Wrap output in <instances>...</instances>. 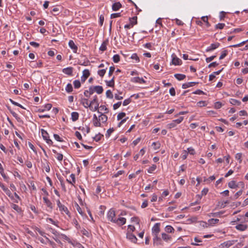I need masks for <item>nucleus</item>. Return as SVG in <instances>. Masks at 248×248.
Masks as SVG:
<instances>
[{
  "label": "nucleus",
  "mask_w": 248,
  "mask_h": 248,
  "mask_svg": "<svg viewBox=\"0 0 248 248\" xmlns=\"http://www.w3.org/2000/svg\"><path fill=\"white\" fill-rule=\"evenodd\" d=\"M121 104H122L121 102H118V103L114 104L113 106V109H117L118 108H119L121 106Z\"/></svg>",
  "instance_id": "62"
},
{
  "label": "nucleus",
  "mask_w": 248,
  "mask_h": 248,
  "mask_svg": "<svg viewBox=\"0 0 248 248\" xmlns=\"http://www.w3.org/2000/svg\"><path fill=\"white\" fill-rule=\"evenodd\" d=\"M112 59H113V61L115 63H117L120 60V57L118 54H116L113 56Z\"/></svg>",
  "instance_id": "35"
},
{
  "label": "nucleus",
  "mask_w": 248,
  "mask_h": 248,
  "mask_svg": "<svg viewBox=\"0 0 248 248\" xmlns=\"http://www.w3.org/2000/svg\"><path fill=\"white\" fill-rule=\"evenodd\" d=\"M90 95H92L94 92L98 94H101L103 92V88L101 86H91L89 89Z\"/></svg>",
  "instance_id": "2"
},
{
  "label": "nucleus",
  "mask_w": 248,
  "mask_h": 248,
  "mask_svg": "<svg viewBox=\"0 0 248 248\" xmlns=\"http://www.w3.org/2000/svg\"><path fill=\"white\" fill-rule=\"evenodd\" d=\"M132 19L135 20V22H133L131 18H129L130 23L129 24H126L124 26V28L126 29H130L133 27L134 25H136L137 24V16H134L132 18Z\"/></svg>",
  "instance_id": "7"
},
{
  "label": "nucleus",
  "mask_w": 248,
  "mask_h": 248,
  "mask_svg": "<svg viewBox=\"0 0 248 248\" xmlns=\"http://www.w3.org/2000/svg\"><path fill=\"white\" fill-rule=\"evenodd\" d=\"M224 27V23H218L216 25L215 28L217 29H222Z\"/></svg>",
  "instance_id": "50"
},
{
  "label": "nucleus",
  "mask_w": 248,
  "mask_h": 248,
  "mask_svg": "<svg viewBox=\"0 0 248 248\" xmlns=\"http://www.w3.org/2000/svg\"><path fill=\"white\" fill-rule=\"evenodd\" d=\"M65 90L68 93H71L73 91V88L71 83L67 84L65 88Z\"/></svg>",
  "instance_id": "32"
},
{
  "label": "nucleus",
  "mask_w": 248,
  "mask_h": 248,
  "mask_svg": "<svg viewBox=\"0 0 248 248\" xmlns=\"http://www.w3.org/2000/svg\"><path fill=\"white\" fill-rule=\"evenodd\" d=\"M230 102L233 105H237L239 106L241 105V103L240 101L234 99H231L230 100Z\"/></svg>",
  "instance_id": "29"
},
{
  "label": "nucleus",
  "mask_w": 248,
  "mask_h": 248,
  "mask_svg": "<svg viewBox=\"0 0 248 248\" xmlns=\"http://www.w3.org/2000/svg\"><path fill=\"white\" fill-rule=\"evenodd\" d=\"M174 231L173 228L170 225H168L165 227V231L168 233H171Z\"/></svg>",
  "instance_id": "33"
},
{
  "label": "nucleus",
  "mask_w": 248,
  "mask_h": 248,
  "mask_svg": "<svg viewBox=\"0 0 248 248\" xmlns=\"http://www.w3.org/2000/svg\"><path fill=\"white\" fill-rule=\"evenodd\" d=\"M219 221V219L217 218H211L208 220V222L210 224H215L217 223Z\"/></svg>",
  "instance_id": "38"
},
{
  "label": "nucleus",
  "mask_w": 248,
  "mask_h": 248,
  "mask_svg": "<svg viewBox=\"0 0 248 248\" xmlns=\"http://www.w3.org/2000/svg\"><path fill=\"white\" fill-rule=\"evenodd\" d=\"M121 16V13H113L110 15L111 18H114Z\"/></svg>",
  "instance_id": "56"
},
{
  "label": "nucleus",
  "mask_w": 248,
  "mask_h": 248,
  "mask_svg": "<svg viewBox=\"0 0 248 248\" xmlns=\"http://www.w3.org/2000/svg\"><path fill=\"white\" fill-rule=\"evenodd\" d=\"M126 237L129 240H131V242L136 243L137 241V238L136 236L132 234V233L128 232L126 234Z\"/></svg>",
  "instance_id": "9"
},
{
  "label": "nucleus",
  "mask_w": 248,
  "mask_h": 248,
  "mask_svg": "<svg viewBox=\"0 0 248 248\" xmlns=\"http://www.w3.org/2000/svg\"><path fill=\"white\" fill-rule=\"evenodd\" d=\"M242 190H240L239 191L237 192L234 195V200L237 199L240 195H241L242 194Z\"/></svg>",
  "instance_id": "55"
},
{
  "label": "nucleus",
  "mask_w": 248,
  "mask_h": 248,
  "mask_svg": "<svg viewBox=\"0 0 248 248\" xmlns=\"http://www.w3.org/2000/svg\"><path fill=\"white\" fill-rule=\"evenodd\" d=\"M43 201H44V202L47 206V207L52 209L53 208L52 204L51 202L48 199V198L46 197H43Z\"/></svg>",
  "instance_id": "23"
},
{
  "label": "nucleus",
  "mask_w": 248,
  "mask_h": 248,
  "mask_svg": "<svg viewBox=\"0 0 248 248\" xmlns=\"http://www.w3.org/2000/svg\"><path fill=\"white\" fill-rule=\"evenodd\" d=\"M106 96L108 97V98H110V99H112L113 98V94L111 92L110 90H108L107 92H106Z\"/></svg>",
  "instance_id": "43"
},
{
  "label": "nucleus",
  "mask_w": 248,
  "mask_h": 248,
  "mask_svg": "<svg viewBox=\"0 0 248 248\" xmlns=\"http://www.w3.org/2000/svg\"><path fill=\"white\" fill-rule=\"evenodd\" d=\"M197 83H198L195 82H188V83H185L182 85V88L183 89H186L187 88L192 87V86L195 85Z\"/></svg>",
  "instance_id": "16"
},
{
  "label": "nucleus",
  "mask_w": 248,
  "mask_h": 248,
  "mask_svg": "<svg viewBox=\"0 0 248 248\" xmlns=\"http://www.w3.org/2000/svg\"><path fill=\"white\" fill-rule=\"evenodd\" d=\"M114 131V129L113 128H109L107 130V134L106 135V137H109L111 134Z\"/></svg>",
  "instance_id": "60"
},
{
  "label": "nucleus",
  "mask_w": 248,
  "mask_h": 248,
  "mask_svg": "<svg viewBox=\"0 0 248 248\" xmlns=\"http://www.w3.org/2000/svg\"><path fill=\"white\" fill-rule=\"evenodd\" d=\"M11 207L19 214L22 212L21 208L16 204L12 203Z\"/></svg>",
  "instance_id": "22"
},
{
  "label": "nucleus",
  "mask_w": 248,
  "mask_h": 248,
  "mask_svg": "<svg viewBox=\"0 0 248 248\" xmlns=\"http://www.w3.org/2000/svg\"><path fill=\"white\" fill-rule=\"evenodd\" d=\"M172 63L175 65H179L181 64L182 61L178 58L176 57L175 54L172 55Z\"/></svg>",
  "instance_id": "5"
},
{
  "label": "nucleus",
  "mask_w": 248,
  "mask_h": 248,
  "mask_svg": "<svg viewBox=\"0 0 248 248\" xmlns=\"http://www.w3.org/2000/svg\"><path fill=\"white\" fill-rule=\"evenodd\" d=\"M97 112L99 113H108V109L104 105H101L97 110Z\"/></svg>",
  "instance_id": "8"
},
{
  "label": "nucleus",
  "mask_w": 248,
  "mask_h": 248,
  "mask_svg": "<svg viewBox=\"0 0 248 248\" xmlns=\"http://www.w3.org/2000/svg\"><path fill=\"white\" fill-rule=\"evenodd\" d=\"M126 222V219L124 217H119L118 219H116L115 223H117L118 225L121 226L124 224Z\"/></svg>",
  "instance_id": "19"
},
{
  "label": "nucleus",
  "mask_w": 248,
  "mask_h": 248,
  "mask_svg": "<svg viewBox=\"0 0 248 248\" xmlns=\"http://www.w3.org/2000/svg\"><path fill=\"white\" fill-rule=\"evenodd\" d=\"M0 187L3 189V190L5 192L6 195H7L8 196H10L11 194V192L10 191L9 189H8V188L6 187L3 184H2L1 182H0Z\"/></svg>",
  "instance_id": "18"
},
{
  "label": "nucleus",
  "mask_w": 248,
  "mask_h": 248,
  "mask_svg": "<svg viewBox=\"0 0 248 248\" xmlns=\"http://www.w3.org/2000/svg\"><path fill=\"white\" fill-rule=\"evenodd\" d=\"M106 72V69H101L98 71V74L101 77H103L105 74Z\"/></svg>",
  "instance_id": "48"
},
{
  "label": "nucleus",
  "mask_w": 248,
  "mask_h": 248,
  "mask_svg": "<svg viewBox=\"0 0 248 248\" xmlns=\"http://www.w3.org/2000/svg\"><path fill=\"white\" fill-rule=\"evenodd\" d=\"M219 46H220V44L219 43H216L214 44H212L210 46L206 48V52L211 51L217 48V47H218Z\"/></svg>",
  "instance_id": "10"
},
{
  "label": "nucleus",
  "mask_w": 248,
  "mask_h": 248,
  "mask_svg": "<svg viewBox=\"0 0 248 248\" xmlns=\"http://www.w3.org/2000/svg\"><path fill=\"white\" fill-rule=\"evenodd\" d=\"M222 107V104L220 102H217L215 104V108L217 109L219 108Z\"/></svg>",
  "instance_id": "64"
},
{
  "label": "nucleus",
  "mask_w": 248,
  "mask_h": 248,
  "mask_svg": "<svg viewBox=\"0 0 248 248\" xmlns=\"http://www.w3.org/2000/svg\"><path fill=\"white\" fill-rule=\"evenodd\" d=\"M235 228L240 231H245L248 228V225L246 224H240L235 226Z\"/></svg>",
  "instance_id": "14"
},
{
  "label": "nucleus",
  "mask_w": 248,
  "mask_h": 248,
  "mask_svg": "<svg viewBox=\"0 0 248 248\" xmlns=\"http://www.w3.org/2000/svg\"><path fill=\"white\" fill-rule=\"evenodd\" d=\"M69 47L73 50L74 53H77L78 50L77 46L75 44L73 40H70L68 43Z\"/></svg>",
  "instance_id": "13"
},
{
  "label": "nucleus",
  "mask_w": 248,
  "mask_h": 248,
  "mask_svg": "<svg viewBox=\"0 0 248 248\" xmlns=\"http://www.w3.org/2000/svg\"><path fill=\"white\" fill-rule=\"evenodd\" d=\"M75 88L78 89L80 87L81 83L79 80H76L73 82Z\"/></svg>",
  "instance_id": "34"
},
{
  "label": "nucleus",
  "mask_w": 248,
  "mask_h": 248,
  "mask_svg": "<svg viewBox=\"0 0 248 248\" xmlns=\"http://www.w3.org/2000/svg\"><path fill=\"white\" fill-rule=\"evenodd\" d=\"M228 186L231 188H235L238 186L235 181H231L228 183Z\"/></svg>",
  "instance_id": "25"
},
{
  "label": "nucleus",
  "mask_w": 248,
  "mask_h": 248,
  "mask_svg": "<svg viewBox=\"0 0 248 248\" xmlns=\"http://www.w3.org/2000/svg\"><path fill=\"white\" fill-rule=\"evenodd\" d=\"M183 120H184V117L181 116V117H180L178 119L173 120V121L175 123V124H179L181 123Z\"/></svg>",
  "instance_id": "51"
},
{
  "label": "nucleus",
  "mask_w": 248,
  "mask_h": 248,
  "mask_svg": "<svg viewBox=\"0 0 248 248\" xmlns=\"http://www.w3.org/2000/svg\"><path fill=\"white\" fill-rule=\"evenodd\" d=\"M76 207L77 210L78 211V212L79 213V214H80L81 215L83 216V213L82 211L81 208L80 207V206L78 205V203L76 204Z\"/></svg>",
  "instance_id": "53"
},
{
  "label": "nucleus",
  "mask_w": 248,
  "mask_h": 248,
  "mask_svg": "<svg viewBox=\"0 0 248 248\" xmlns=\"http://www.w3.org/2000/svg\"><path fill=\"white\" fill-rule=\"evenodd\" d=\"M242 154L241 153H237L235 155V159L239 160L240 163L242 162L241 157H242Z\"/></svg>",
  "instance_id": "47"
},
{
  "label": "nucleus",
  "mask_w": 248,
  "mask_h": 248,
  "mask_svg": "<svg viewBox=\"0 0 248 248\" xmlns=\"http://www.w3.org/2000/svg\"><path fill=\"white\" fill-rule=\"evenodd\" d=\"M73 71V68L72 67H68L63 69L62 72L69 76H72Z\"/></svg>",
  "instance_id": "12"
},
{
  "label": "nucleus",
  "mask_w": 248,
  "mask_h": 248,
  "mask_svg": "<svg viewBox=\"0 0 248 248\" xmlns=\"http://www.w3.org/2000/svg\"><path fill=\"white\" fill-rule=\"evenodd\" d=\"M247 42H248V40H247L246 41H243L241 43L238 44L232 45L230 46V47H240V46H242V45L245 44Z\"/></svg>",
  "instance_id": "36"
},
{
  "label": "nucleus",
  "mask_w": 248,
  "mask_h": 248,
  "mask_svg": "<svg viewBox=\"0 0 248 248\" xmlns=\"http://www.w3.org/2000/svg\"><path fill=\"white\" fill-rule=\"evenodd\" d=\"M156 169V165L153 164L151 167H150L148 170V172L152 173L153 171H154Z\"/></svg>",
  "instance_id": "41"
},
{
  "label": "nucleus",
  "mask_w": 248,
  "mask_h": 248,
  "mask_svg": "<svg viewBox=\"0 0 248 248\" xmlns=\"http://www.w3.org/2000/svg\"><path fill=\"white\" fill-rule=\"evenodd\" d=\"M81 103L84 107L86 108L89 107L90 109L93 111H96L98 108L99 103L96 95L93 96V100L91 101L90 104L88 103V99L86 98L82 99Z\"/></svg>",
  "instance_id": "1"
},
{
  "label": "nucleus",
  "mask_w": 248,
  "mask_h": 248,
  "mask_svg": "<svg viewBox=\"0 0 248 248\" xmlns=\"http://www.w3.org/2000/svg\"><path fill=\"white\" fill-rule=\"evenodd\" d=\"M160 224L159 223H156L154 226L153 227L152 229V232L155 235H158V233L160 232Z\"/></svg>",
  "instance_id": "11"
},
{
  "label": "nucleus",
  "mask_w": 248,
  "mask_h": 248,
  "mask_svg": "<svg viewBox=\"0 0 248 248\" xmlns=\"http://www.w3.org/2000/svg\"><path fill=\"white\" fill-rule=\"evenodd\" d=\"M131 58L133 60H136L137 62H140V59L136 53H134L132 55Z\"/></svg>",
  "instance_id": "46"
},
{
  "label": "nucleus",
  "mask_w": 248,
  "mask_h": 248,
  "mask_svg": "<svg viewBox=\"0 0 248 248\" xmlns=\"http://www.w3.org/2000/svg\"><path fill=\"white\" fill-rule=\"evenodd\" d=\"M53 136H54V139L57 141H60V142L63 141V140H62L61 138H60V137L58 134H54Z\"/></svg>",
  "instance_id": "58"
},
{
  "label": "nucleus",
  "mask_w": 248,
  "mask_h": 248,
  "mask_svg": "<svg viewBox=\"0 0 248 248\" xmlns=\"http://www.w3.org/2000/svg\"><path fill=\"white\" fill-rule=\"evenodd\" d=\"M41 131L42 136L43 139L46 141V143L48 144L52 145L53 142L50 139H49L48 133L43 129H42Z\"/></svg>",
  "instance_id": "3"
},
{
  "label": "nucleus",
  "mask_w": 248,
  "mask_h": 248,
  "mask_svg": "<svg viewBox=\"0 0 248 248\" xmlns=\"http://www.w3.org/2000/svg\"><path fill=\"white\" fill-rule=\"evenodd\" d=\"M152 146H154L155 150L158 149L160 147V144L158 142H154L152 143Z\"/></svg>",
  "instance_id": "40"
},
{
  "label": "nucleus",
  "mask_w": 248,
  "mask_h": 248,
  "mask_svg": "<svg viewBox=\"0 0 248 248\" xmlns=\"http://www.w3.org/2000/svg\"><path fill=\"white\" fill-rule=\"evenodd\" d=\"M131 102V99H130V98H129L124 100L123 102V104L124 106H126V105H128L129 103H130Z\"/></svg>",
  "instance_id": "61"
},
{
  "label": "nucleus",
  "mask_w": 248,
  "mask_h": 248,
  "mask_svg": "<svg viewBox=\"0 0 248 248\" xmlns=\"http://www.w3.org/2000/svg\"><path fill=\"white\" fill-rule=\"evenodd\" d=\"M72 120L73 122H75L78 120L79 117V114L77 112H73L71 113Z\"/></svg>",
  "instance_id": "24"
},
{
  "label": "nucleus",
  "mask_w": 248,
  "mask_h": 248,
  "mask_svg": "<svg viewBox=\"0 0 248 248\" xmlns=\"http://www.w3.org/2000/svg\"><path fill=\"white\" fill-rule=\"evenodd\" d=\"M103 137V135H101L100 134H99L98 135H96L95 137L94 138V140L96 141H99L100 140H101L102 137Z\"/></svg>",
  "instance_id": "52"
},
{
  "label": "nucleus",
  "mask_w": 248,
  "mask_h": 248,
  "mask_svg": "<svg viewBox=\"0 0 248 248\" xmlns=\"http://www.w3.org/2000/svg\"><path fill=\"white\" fill-rule=\"evenodd\" d=\"M75 136L77 137V138L80 140H82V138L80 134V133L78 131H76L75 132Z\"/></svg>",
  "instance_id": "63"
},
{
  "label": "nucleus",
  "mask_w": 248,
  "mask_h": 248,
  "mask_svg": "<svg viewBox=\"0 0 248 248\" xmlns=\"http://www.w3.org/2000/svg\"><path fill=\"white\" fill-rule=\"evenodd\" d=\"M115 217V211L112 209H110L108 213V220H109L110 221H111L113 222H115L116 219H114Z\"/></svg>",
  "instance_id": "4"
},
{
  "label": "nucleus",
  "mask_w": 248,
  "mask_h": 248,
  "mask_svg": "<svg viewBox=\"0 0 248 248\" xmlns=\"http://www.w3.org/2000/svg\"><path fill=\"white\" fill-rule=\"evenodd\" d=\"M174 77L178 80H182L186 78V75L181 74H176L174 75Z\"/></svg>",
  "instance_id": "27"
},
{
  "label": "nucleus",
  "mask_w": 248,
  "mask_h": 248,
  "mask_svg": "<svg viewBox=\"0 0 248 248\" xmlns=\"http://www.w3.org/2000/svg\"><path fill=\"white\" fill-rule=\"evenodd\" d=\"M133 82H138L140 83H145V80L143 78H140L139 77H135L133 78L132 79Z\"/></svg>",
  "instance_id": "21"
},
{
  "label": "nucleus",
  "mask_w": 248,
  "mask_h": 248,
  "mask_svg": "<svg viewBox=\"0 0 248 248\" xmlns=\"http://www.w3.org/2000/svg\"><path fill=\"white\" fill-rule=\"evenodd\" d=\"M114 70H115L114 66H111L109 67V72H108V76L109 77L112 76Z\"/></svg>",
  "instance_id": "59"
},
{
  "label": "nucleus",
  "mask_w": 248,
  "mask_h": 248,
  "mask_svg": "<svg viewBox=\"0 0 248 248\" xmlns=\"http://www.w3.org/2000/svg\"><path fill=\"white\" fill-rule=\"evenodd\" d=\"M228 51L227 50H224L223 51H222L221 52V54L219 57V59L222 60L224 59L228 54Z\"/></svg>",
  "instance_id": "37"
},
{
  "label": "nucleus",
  "mask_w": 248,
  "mask_h": 248,
  "mask_svg": "<svg viewBox=\"0 0 248 248\" xmlns=\"http://www.w3.org/2000/svg\"><path fill=\"white\" fill-rule=\"evenodd\" d=\"M53 151L54 153L57 154V159L60 161H62L63 159V155L62 154L57 153V152L55 150H53Z\"/></svg>",
  "instance_id": "39"
},
{
  "label": "nucleus",
  "mask_w": 248,
  "mask_h": 248,
  "mask_svg": "<svg viewBox=\"0 0 248 248\" xmlns=\"http://www.w3.org/2000/svg\"><path fill=\"white\" fill-rule=\"evenodd\" d=\"M108 43V40H105L101 44L99 49L102 51H104L107 49V46Z\"/></svg>",
  "instance_id": "20"
},
{
  "label": "nucleus",
  "mask_w": 248,
  "mask_h": 248,
  "mask_svg": "<svg viewBox=\"0 0 248 248\" xmlns=\"http://www.w3.org/2000/svg\"><path fill=\"white\" fill-rule=\"evenodd\" d=\"M59 208L60 211L61 212H64L66 215H68L69 214V212L67 209V208L64 205H62V207H60Z\"/></svg>",
  "instance_id": "31"
},
{
  "label": "nucleus",
  "mask_w": 248,
  "mask_h": 248,
  "mask_svg": "<svg viewBox=\"0 0 248 248\" xmlns=\"http://www.w3.org/2000/svg\"><path fill=\"white\" fill-rule=\"evenodd\" d=\"M176 126V124H175V123L173 122V121H172V122L170 124H169L168 125H167V127L168 128H173L174 127H175Z\"/></svg>",
  "instance_id": "57"
},
{
  "label": "nucleus",
  "mask_w": 248,
  "mask_h": 248,
  "mask_svg": "<svg viewBox=\"0 0 248 248\" xmlns=\"http://www.w3.org/2000/svg\"><path fill=\"white\" fill-rule=\"evenodd\" d=\"M108 86L113 87L114 86V77H113L110 81H106Z\"/></svg>",
  "instance_id": "28"
},
{
  "label": "nucleus",
  "mask_w": 248,
  "mask_h": 248,
  "mask_svg": "<svg viewBox=\"0 0 248 248\" xmlns=\"http://www.w3.org/2000/svg\"><path fill=\"white\" fill-rule=\"evenodd\" d=\"M202 20L205 23H206V24L207 27H209L210 26V24L208 21V17L207 16H202Z\"/></svg>",
  "instance_id": "45"
},
{
  "label": "nucleus",
  "mask_w": 248,
  "mask_h": 248,
  "mask_svg": "<svg viewBox=\"0 0 248 248\" xmlns=\"http://www.w3.org/2000/svg\"><path fill=\"white\" fill-rule=\"evenodd\" d=\"M232 245L231 241H227L222 244V246L224 248H228Z\"/></svg>",
  "instance_id": "42"
},
{
  "label": "nucleus",
  "mask_w": 248,
  "mask_h": 248,
  "mask_svg": "<svg viewBox=\"0 0 248 248\" xmlns=\"http://www.w3.org/2000/svg\"><path fill=\"white\" fill-rule=\"evenodd\" d=\"M125 113L124 112H121L118 114L117 115V120H120L122 119L125 116Z\"/></svg>",
  "instance_id": "44"
},
{
  "label": "nucleus",
  "mask_w": 248,
  "mask_h": 248,
  "mask_svg": "<svg viewBox=\"0 0 248 248\" xmlns=\"http://www.w3.org/2000/svg\"><path fill=\"white\" fill-rule=\"evenodd\" d=\"M90 73L88 69H85L83 71V75L81 78L82 82H84L87 78L90 76Z\"/></svg>",
  "instance_id": "6"
},
{
  "label": "nucleus",
  "mask_w": 248,
  "mask_h": 248,
  "mask_svg": "<svg viewBox=\"0 0 248 248\" xmlns=\"http://www.w3.org/2000/svg\"><path fill=\"white\" fill-rule=\"evenodd\" d=\"M216 57V55L212 56L210 57L207 58L205 59L206 62L208 63L213 61Z\"/></svg>",
  "instance_id": "54"
},
{
  "label": "nucleus",
  "mask_w": 248,
  "mask_h": 248,
  "mask_svg": "<svg viewBox=\"0 0 248 248\" xmlns=\"http://www.w3.org/2000/svg\"><path fill=\"white\" fill-rule=\"evenodd\" d=\"M154 245H162V241L160 237H158L157 236V235H155L154 239Z\"/></svg>",
  "instance_id": "15"
},
{
  "label": "nucleus",
  "mask_w": 248,
  "mask_h": 248,
  "mask_svg": "<svg viewBox=\"0 0 248 248\" xmlns=\"http://www.w3.org/2000/svg\"><path fill=\"white\" fill-rule=\"evenodd\" d=\"M162 237L164 240H165L167 242L169 240H171V237L168 234H167L165 233H162Z\"/></svg>",
  "instance_id": "30"
},
{
  "label": "nucleus",
  "mask_w": 248,
  "mask_h": 248,
  "mask_svg": "<svg viewBox=\"0 0 248 248\" xmlns=\"http://www.w3.org/2000/svg\"><path fill=\"white\" fill-rule=\"evenodd\" d=\"M49 230L51 233L54 234L55 236H57L59 234V232L56 230L52 228H49Z\"/></svg>",
  "instance_id": "49"
},
{
  "label": "nucleus",
  "mask_w": 248,
  "mask_h": 248,
  "mask_svg": "<svg viewBox=\"0 0 248 248\" xmlns=\"http://www.w3.org/2000/svg\"><path fill=\"white\" fill-rule=\"evenodd\" d=\"M122 7V4L120 2H117L113 4L112 9L113 11H118L120 8Z\"/></svg>",
  "instance_id": "17"
},
{
  "label": "nucleus",
  "mask_w": 248,
  "mask_h": 248,
  "mask_svg": "<svg viewBox=\"0 0 248 248\" xmlns=\"http://www.w3.org/2000/svg\"><path fill=\"white\" fill-rule=\"evenodd\" d=\"M100 115L99 116V121H102V123H105L108 120L107 116L103 113H100Z\"/></svg>",
  "instance_id": "26"
}]
</instances>
